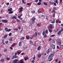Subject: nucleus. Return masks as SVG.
Returning a JSON list of instances; mask_svg holds the SVG:
<instances>
[{"label":"nucleus","instance_id":"obj_45","mask_svg":"<svg viewBox=\"0 0 63 63\" xmlns=\"http://www.w3.org/2000/svg\"><path fill=\"white\" fill-rule=\"evenodd\" d=\"M21 53V52H17V53L18 55H19V54H20Z\"/></svg>","mask_w":63,"mask_h":63},{"label":"nucleus","instance_id":"obj_5","mask_svg":"<svg viewBox=\"0 0 63 63\" xmlns=\"http://www.w3.org/2000/svg\"><path fill=\"white\" fill-rule=\"evenodd\" d=\"M18 63H24V62L23 61V59H21L20 60L19 62H18Z\"/></svg>","mask_w":63,"mask_h":63},{"label":"nucleus","instance_id":"obj_43","mask_svg":"<svg viewBox=\"0 0 63 63\" xmlns=\"http://www.w3.org/2000/svg\"><path fill=\"white\" fill-rule=\"evenodd\" d=\"M27 5H28V6H29L30 5H31V4H30V3H28L27 4Z\"/></svg>","mask_w":63,"mask_h":63},{"label":"nucleus","instance_id":"obj_23","mask_svg":"<svg viewBox=\"0 0 63 63\" xmlns=\"http://www.w3.org/2000/svg\"><path fill=\"white\" fill-rule=\"evenodd\" d=\"M0 61L2 63L4 62V60L3 59H2L0 60Z\"/></svg>","mask_w":63,"mask_h":63},{"label":"nucleus","instance_id":"obj_44","mask_svg":"<svg viewBox=\"0 0 63 63\" xmlns=\"http://www.w3.org/2000/svg\"><path fill=\"white\" fill-rule=\"evenodd\" d=\"M16 20L17 21V22H20V20H18V19H16Z\"/></svg>","mask_w":63,"mask_h":63},{"label":"nucleus","instance_id":"obj_46","mask_svg":"<svg viewBox=\"0 0 63 63\" xmlns=\"http://www.w3.org/2000/svg\"><path fill=\"white\" fill-rule=\"evenodd\" d=\"M22 9H21L19 11V13H21V12H22Z\"/></svg>","mask_w":63,"mask_h":63},{"label":"nucleus","instance_id":"obj_8","mask_svg":"<svg viewBox=\"0 0 63 63\" xmlns=\"http://www.w3.org/2000/svg\"><path fill=\"white\" fill-rule=\"evenodd\" d=\"M12 19H16V17L15 16H13L11 17Z\"/></svg>","mask_w":63,"mask_h":63},{"label":"nucleus","instance_id":"obj_51","mask_svg":"<svg viewBox=\"0 0 63 63\" xmlns=\"http://www.w3.org/2000/svg\"><path fill=\"white\" fill-rule=\"evenodd\" d=\"M5 42L6 44H8V40H7L6 41H5Z\"/></svg>","mask_w":63,"mask_h":63},{"label":"nucleus","instance_id":"obj_1","mask_svg":"<svg viewBox=\"0 0 63 63\" xmlns=\"http://www.w3.org/2000/svg\"><path fill=\"white\" fill-rule=\"evenodd\" d=\"M55 52L53 51L52 53L48 57V59H50L49 60V62H50L51 61L52 59H53V55L55 54Z\"/></svg>","mask_w":63,"mask_h":63},{"label":"nucleus","instance_id":"obj_20","mask_svg":"<svg viewBox=\"0 0 63 63\" xmlns=\"http://www.w3.org/2000/svg\"><path fill=\"white\" fill-rule=\"evenodd\" d=\"M27 48V47H23V49L24 50H26Z\"/></svg>","mask_w":63,"mask_h":63},{"label":"nucleus","instance_id":"obj_50","mask_svg":"<svg viewBox=\"0 0 63 63\" xmlns=\"http://www.w3.org/2000/svg\"><path fill=\"white\" fill-rule=\"evenodd\" d=\"M59 22V20H57L56 21V23H57Z\"/></svg>","mask_w":63,"mask_h":63},{"label":"nucleus","instance_id":"obj_60","mask_svg":"<svg viewBox=\"0 0 63 63\" xmlns=\"http://www.w3.org/2000/svg\"><path fill=\"white\" fill-rule=\"evenodd\" d=\"M53 3L54 4V6H56V3H54V2H53Z\"/></svg>","mask_w":63,"mask_h":63},{"label":"nucleus","instance_id":"obj_41","mask_svg":"<svg viewBox=\"0 0 63 63\" xmlns=\"http://www.w3.org/2000/svg\"><path fill=\"white\" fill-rule=\"evenodd\" d=\"M31 63H34L35 62V61L34 60H32L31 61Z\"/></svg>","mask_w":63,"mask_h":63},{"label":"nucleus","instance_id":"obj_22","mask_svg":"<svg viewBox=\"0 0 63 63\" xmlns=\"http://www.w3.org/2000/svg\"><path fill=\"white\" fill-rule=\"evenodd\" d=\"M22 44V43L21 42H19V47H21V44Z\"/></svg>","mask_w":63,"mask_h":63},{"label":"nucleus","instance_id":"obj_48","mask_svg":"<svg viewBox=\"0 0 63 63\" xmlns=\"http://www.w3.org/2000/svg\"><path fill=\"white\" fill-rule=\"evenodd\" d=\"M54 36H55V35L53 34L51 35V37H54Z\"/></svg>","mask_w":63,"mask_h":63},{"label":"nucleus","instance_id":"obj_42","mask_svg":"<svg viewBox=\"0 0 63 63\" xmlns=\"http://www.w3.org/2000/svg\"><path fill=\"white\" fill-rule=\"evenodd\" d=\"M8 50L7 49H5L3 50L4 52H6Z\"/></svg>","mask_w":63,"mask_h":63},{"label":"nucleus","instance_id":"obj_40","mask_svg":"<svg viewBox=\"0 0 63 63\" xmlns=\"http://www.w3.org/2000/svg\"><path fill=\"white\" fill-rule=\"evenodd\" d=\"M24 0H22V3H23L25 4V3L24 2Z\"/></svg>","mask_w":63,"mask_h":63},{"label":"nucleus","instance_id":"obj_10","mask_svg":"<svg viewBox=\"0 0 63 63\" xmlns=\"http://www.w3.org/2000/svg\"><path fill=\"white\" fill-rule=\"evenodd\" d=\"M50 50V49L49 48L48 49V50L47 51V54H49V53Z\"/></svg>","mask_w":63,"mask_h":63},{"label":"nucleus","instance_id":"obj_14","mask_svg":"<svg viewBox=\"0 0 63 63\" xmlns=\"http://www.w3.org/2000/svg\"><path fill=\"white\" fill-rule=\"evenodd\" d=\"M49 27L50 28H52V29L53 28V27H52V24H50L49 25Z\"/></svg>","mask_w":63,"mask_h":63},{"label":"nucleus","instance_id":"obj_17","mask_svg":"<svg viewBox=\"0 0 63 63\" xmlns=\"http://www.w3.org/2000/svg\"><path fill=\"white\" fill-rule=\"evenodd\" d=\"M30 44H31V45H33V42L32 40H30Z\"/></svg>","mask_w":63,"mask_h":63},{"label":"nucleus","instance_id":"obj_63","mask_svg":"<svg viewBox=\"0 0 63 63\" xmlns=\"http://www.w3.org/2000/svg\"><path fill=\"white\" fill-rule=\"evenodd\" d=\"M35 3H37L38 2V0H35Z\"/></svg>","mask_w":63,"mask_h":63},{"label":"nucleus","instance_id":"obj_4","mask_svg":"<svg viewBox=\"0 0 63 63\" xmlns=\"http://www.w3.org/2000/svg\"><path fill=\"white\" fill-rule=\"evenodd\" d=\"M1 21L2 22H3V23H7V22H8V21L7 20L2 19Z\"/></svg>","mask_w":63,"mask_h":63},{"label":"nucleus","instance_id":"obj_54","mask_svg":"<svg viewBox=\"0 0 63 63\" xmlns=\"http://www.w3.org/2000/svg\"><path fill=\"white\" fill-rule=\"evenodd\" d=\"M52 42L53 43H55V41L54 40L52 41Z\"/></svg>","mask_w":63,"mask_h":63},{"label":"nucleus","instance_id":"obj_36","mask_svg":"<svg viewBox=\"0 0 63 63\" xmlns=\"http://www.w3.org/2000/svg\"><path fill=\"white\" fill-rule=\"evenodd\" d=\"M58 43L59 45H61V42L60 41H59L58 42Z\"/></svg>","mask_w":63,"mask_h":63},{"label":"nucleus","instance_id":"obj_16","mask_svg":"<svg viewBox=\"0 0 63 63\" xmlns=\"http://www.w3.org/2000/svg\"><path fill=\"white\" fill-rule=\"evenodd\" d=\"M9 40L10 42H12V41H13V38L10 37L9 39Z\"/></svg>","mask_w":63,"mask_h":63},{"label":"nucleus","instance_id":"obj_30","mask_svg":"<svg viewBox=\"0 0 63 63\" xmlns=\"http://www.w3.org/2000/svg\"><path fill=\"white\" fill-rule=\"evenodd\" d=\"M26 38L27 40H29V39H30V38H29V37H28L27 36H26Z\"/></svg>","mask_w":63,"mask_h":63},{"label":"nucleus","instance_id":"obj_3","mask_svg":"<svg viewBox=\"0 0 63 63\" xmlns=\"http://www.w3.org/2000/svg\"><path fill=\"white\" fill-rule=\"evenodd\" d=\"M4 29L6 32H10V31H11V29H9L8 30L7 28H5Z\"/></svg>","mask_w":63,"mask_h":63},{"label":"nucleus","instance_id":"obj_49","mask_svg":"<svg viewBox=\"0 0 63 63\" xmlns=\"http://www.w3.org/2000/svg\"><path fill=\"white\" fill-rule=\"evenodd\" d=\"M60 47L63 49V45H62L60 46Z\"/></svg>","mask_w":63,"mask_h":63},{"label":"nucleus","instance_id":"obj_13","mask_svg":"<svg viewBox=\"0 0 63 63\" xmlns=\"http://www.w3.org/2000/svg\"><path fill=\"white\" fill-rule=\"evenodd\" d=\"M52 47L53 49H55V45L53 44H52Z\"/></svg>","mask_w":63,"mask_h":63},{"label":"nucleus","instance_id":"obj_21","mask_svg":"<svg viewBox=\"0 0 63 63\" xmlns=\"http://www.w3.org/2000/svg\"><path fill=\"white\" fill-rule=\"evenodd\" d=\"M42 12V11L41 10V9H38V13H41Z\"/></svg>","mask_w":63,"mask_h":63},{"label":"nucleus","instance_id":"obj_57","mask_svg":"<svg viewBox=\"0 0 63 63\" xmlns=\"http://www.w3.org/2000/svg\"><path fill=\"white\" fill-rule=\"evenodd\" d=\"M21 29V27L19 26L18 27V30H20Z\"/></svg>","mask_w":63,"mask_h":63},{"label":"nucleus","instance_id":"obj_6","mask_svg":"<svg viewBox=\"0 0 63 63\" xmlns=\"http://www.w3.org/2000/svg\"><path fill=\"white\" fill-rule=\"evenodd\" d=\"M13 63H17V60L16 59L14 60L12 62Z\"/></svg>","mask_w":63,"mask_h":63},{"label":"nucleus","instance_id":"obj_26","mask_svg":"<svg viewBox=\"0 0 63 63\" xmlns=\"http://www.w3.org/2000/svg\"><path fill=\"white\" fill-rule=\"evenodd\" d=\"M41 56V54H38L37 55V56H38V57H40Z\"/></svg>","mask_w":63,"mask_h":63},{"label":"nucleus","instance_id":"obj_37","mask_svg":"<svg viewBox=\"0 0 63 63\" xmlns=\"http://www.w3.org/2000/svg\"><path fill=\"white\" fill-rule=\"evenodd\" d=\"M31 13H32V14H34V13H35V10L32 11H31Z\"/></svg>","mask_w":63,"mask_h":63},{"label":"nucleus","instance_id":"obj_27","mask_svg":"<svg viewBox=\"0 0 63 63\" xmlns=\"http://www.w3.org/2000/svg\"><path fill=\"white\" fill-rule=\"evenodd\" d=\"M55 20H53L51 22L52 23H55Z\"/></svg>","mask_w":63,"mask_h":63},{"label":"nucleus","instance_id":"obj_28","mask_svg":"<svg viewBox=\"0 0 63 63\" xmlns=\"http://www.w3.org/2000/svg\"><path fill=\"white\" fill-rule=\"evenodd\" d=\"M49 18V17L48 16H46V20H48V18Z\"/></svg>","mask_w":63,"mask_h":63},{"label":"nucleus","instance_id":"obj_35","mask_svg":"<svg viewBox=\"0 0 63 63\" xmlns=\"http://www.w3.org/2000/svg\"><path fill=\"white\" fill-rule=\"evenodd\" d=\"M49 31L50 32V33H51L52 32V30H49Z\"/></svg>","mask_w":63,"mask_h":63},{"label":"nucleus","instance_id":"obj_7","mask_svg":"<svg viewBox=\"0 0 63 63\" xmlns=\"http://www.w3.org/2000/svg\"><path fill=\"white\" fill-rule=\"evenodd\" d=\"M17 57L16 55H14L13 56L12 58V59H14V58H17Z\"/></svg>","mask_w":63,"mask_h":63},{"label":"nucleus","instance_id":"obj_31","mask_svg":"<svg viewBox=\"0 0 63 63\" xmlns=\"http://www.w3.org/2000/svg\"><path fill=\"white\" fill-rule=\"evenodd\" d=\"M43 4L45 5H46L47 6V3L46 2H44L43 3Z\"/></svg>","mask_w":63,"mask_h":63},{"label":"nucleus","instance_id":"obj_18","mask_svg":"<svg viewBox=\"0 0 63 63\" xmlns=\"http://www.w3.org/2000/svg\"><path fill=\"white\" fill-rule=\"evenodd\" d=\"M41 49V47L39 46L37 48V50H40Z\"/></svg>","mask_w":63,"mask_h":63},{"label":"nucleus","instance_id":"obj_47","mask_svg":"<svg viewBox=\"0 0 63 63\" xmlns=\"http://www.w3.org/2000/svg\"><path fill=\"white\" fill-rule=\"evenodd\" d=\"M15 30L16 31V32H17L18 31V29H17V28H15Z\"/></svg>","mask_w":63,"mask_h":63},{"label":"nucleus","instance_id":"obj_56","mask_svg":"<svg viewBox=\"0 0 63 63\" xmlns=\"http://www.w3.org/2000/svg\"><path fill=\"white\" fill-rule=\"evenodd\" d=\"M37 26L38 27H40V26H41L40 25V24H37Z\"/></svg>","mask_w":63,"mask_h":63},{"label":"nucleus","instance_id":"obj_34","mask_svg":"<svg viewBox=\"0 0 63 63\" xmlns=\"http://www.w3.org/2000/svg\"><path fill=\"white\" fill-rule=\"evenodd\" d=\"M20 39L21 40H24V37H22V38H20Z\"/></svg>","mask_w":63,"mask_h":63},{"label":"nucleus","instance_id":"obj_2","mask_svg":"<svg viewBox=\"0 0 63 63\" xmlns=\"http://www.w3.org/2000/svg\"><path fill=\"white\" fill-rule=\"evenodd\" d=\"M36 17H34L32 19V21L31 22V23L32 24H34L35 23V20H36Z\"/></svg>","mask_w":63,"mask_h":63},{"label":"nucleus","instance_id":"obj_9","mask_svg":"<svg viewBox=\"0 0 63 63\" xmlns=\"http://www.w3.org/2000/svg\"><path fill=\"white\" fill-rule=\"evenodd\" d=\"M38 35V32H36L34 33V37H36Z\"/></svg>","mask_w":63,"mask_h":63},{"label":"nucleus","instance_id":"obj_64","mask_svg":"<svg viewBox=\"0 0 63 63\" xmlns=\"http://www.w3.org/2000/svg\"><path fill=\"white\" fill-rule=\"evenodd\" d=\"M62 0H60V3H62Z\"/></svg>","mask_w":63,"mask_h":63},{"label":"nucleus","instance_id":"obj_52","mask_svg":"<svg viewBox=\"0 0 63 63\" xmlns=\"http://www.w3.org/2000/svg\"><path fill=\"white\" fill-rule=\"evenodd\" d=\"M52 40V38H49L48 40V41H50L51 40Z\"/></svg>","mask_w":63,"mask_h":63},{"label":"nucleus","instance_id":"obj_29","mask_svg":"<svg viewBox=\"0 0 63 63\" xmlns=\"http://www.w3.org/2000/svg\"><path fill=\"white\" fill-rule=\"evenodd\" d=\"M45 33L46 32L45 31H43L42 33V35H44L46 34H45Z\"/></svg>","mask_w":63,"mask_h":63},{"label":"nucleus","instance_id":"obj_12","mask_svg":"<svg viewBox=\"0 0 63 63\" xmlns=\"http://www.w3.org/2000/svg\"><path fill=\"white\" fill-rule=\"evenodd\" d=\"M4 41L5 40H4V39H3L2 40V43L4 45H6L5 43V42H4Z\"/></svg>","mask_w":63,"mask_h":63},{"label":"nucleus","instance_id":"obj_24","mask_svg":"<svg viewBox=\"0 0 63 63\" xmlns=\"http://www.w3.org/2000/svg\"><path fill=\"white\" fill-rule=\"evenodd\" d=\"M7 36H8V34H5L4 35L3 37L4 38H7Z\"/></svg>","mask_w":63,"mask_h":63},{"label":"nucleus","instance_id":"obj_32","mask_svg":"<svg viewBox=\"0 0 63 63\" xmlns=\"http://www.w3.org/2000/svg\"><path fill=\"white\" fill-rule=\"evenodd\" d=\"M41 2H38L37 3L38 5H41Z\"/></svg>","mask_w":63,"mask_h":63},{"label":"nucleus","instance_id":"obj_55","mask_svg":"<svg viewBox=\"0 0 63 63\" xmlns=\"http://www.w3.org/2000/svg\"><path fill=\"white\" fill-rule=\"evenodd\" d=\"M12 33H11L9 34V36H11V35H12Z\"/></svg>","mask_w":63,"mask_h":63},{"label":"nucleus","instance_id":"obj_39","mask_svg":"<svg viewBox=\"0 0 63 63\" xmlns=\"http://www.w3.org/2000/svg\"><path fill=\"white\" fill-rule=\"evenodd\" d=\"M13 13H14V12L11 11L9 12V14H13Z\"/></svg>","mask_w":63,"mask_h":63},{"label":"nucleus","instance_id":"obj_58","mask_svg":"<svg viewBox=\"0 0 63 63\" xmlns=\"http://www.w3.org/2000/svg\"><path fill=\"white\" fill-rule=\"evenodd\" d=\"M10 4V3L9 2H7L6 3V5H9Z\"/></svg>","mask_w":63,"mask_h":63},{"label":"nucleus","instance_id":"obj_19","mask_svg":"<svg viewBox=\"0 0 63 63\" xmlns=\"http://www.w3.org/2000/svg\"><path fill=\"white\" fill-rule=\"evenodd\" d=\"M12 8H9V9H8V12H11L12 11Z\"/></svg>","mask_w":63,"mask_h":63},{"label":"nucleus","instance_id":"obj_15","mask_svg":"<svg viewBox=\"0 0 63 63\" xmlns=\"http://www.w3.org/2000/svg\"><path fill=\"white\" fill-rule=\"evenodd\" d=\"M61 31H59L57 33V34L58 35H61Z\"/></svg>","mask_w":63,"mask_h":63},{"label":"nucleus","instance_id":"obj_38","mask_svg":"<svg viewBox=\"0 0 63 63\" xmlns=\"http://www.w3.org/2000/svg\"><path fill=\"white\" fill-rule=\"evenodd\" d=\"M44 38H47V35L46 34H45L43 35Z\"/></svg>","mask_w":63,"mask_h":63},{"label":"nucleus","instance_id":"obj_61","mask_svg":"<svg viewBox=\"0 0 63 63\" xmlns=\"http://www.w3.org/2000/svg\"><path fill=\"white\" fill-rule=\"evenodd\" d=\"M53 9L54 10H56V7H54L53 8Z\"/></svg>","mask_w":63,"mask_h":63},{"label":"nucleus","instance_id":"obj_59","mask_svg":"<svg viewBox=\"0 0 63 63\" xmlns=\"http://www.w3.org/2000/svg\"><path fill=\"white\" fill-rule=\"evenodd\" d=\"M55 61L56 62H57L58 61V60L57 59H56L55 60Z\"/></svg>","mask_w":63,"mask_h":63},{"label":"nucleus","instance_id":"obj_62","mask_svg":"<svg viewBox=\"0 0 63 63\" xmlns=\"http://www.w3.org/2000/svg\"><path fill=\"white\" fill-rule=\"evenodd\" d=\"M50 3L51 4V5H53V3H52L51 2H50Z\"/></svg>","mask_w":63,"mask_h":63},{"label":"nucleus","instance_id":"obj_11","mask_svg":"<svg viewBox=\"0 0 63 63\" xmlns=\"http://www.w3.org/2000/svg\"><path fill=\"white\" fill-rule=\"evenodd\" d=\"M24 59L25 61H26L27 60H28V59H29V58L28 57H25Z\"/></svg>","mask_w":63,"mask_h":63},{"label":"nucleus","instance_id":"obj_53","mask_svg":"<svg viewBox=\"0 0 63 63\" xmlns=\"http://www.w3.org/2000/svg\"><path fill=\"white\" fill-rule=\"evenodd\" d=\"M55 2L57 4V5H58V1L57 0H55Z\"/></svg>","mask_w":63,"mask_h":63},{"label":"nucleus","instance_id":"obj_33","mask_svg":"<svg viewBox=\"0 0 63 63\" xmlns=\"http://www.w3.org/2000/svg\"><path fill=\"white\" fill-rule=\"evenodd\" d=\"M6 59L7 61H9L10 60V59L8 57H7L6 58Z\"/></svg>","mask_w":63,"mask_h":63},{"label":"nucleus","instance_id":"obj_25","mask_svg":"<svg viewBox=\"0 0 63 63\" xmlns=\"http://www.w3.org/2000/svg\"><path fill=\"white\" fill-rule=\"evenodd\" d=\"M45 33L46 34H47L48 32V30H46L45 31Z\"/></svg>","mask_w":63,"mask_h":63}]
</instances>
